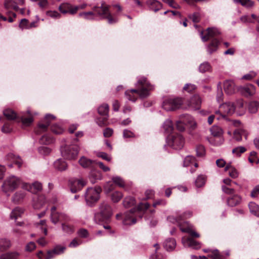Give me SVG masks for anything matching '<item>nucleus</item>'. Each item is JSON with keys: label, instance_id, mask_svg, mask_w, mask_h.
<instances>
[{"label": "nucleus", "instance_id": "obj_37", "mask_svg": "<svg viewBox=\"0 0 259 259\" xmlns=\"http://www.w3.org/2000/svg\"><path fill=\"white\" fill-rule=\"evenodd\" d=\"M259 108V102L255 101H251L248 105V110L250 113H254Z\"/></svg>", "mask_w": 259, "mask_h": 259}, {"label": "nucleus", "instance_id": "obj_1", "mask_svg": "<svg viewBox=\"0 0 259 259\" xmlns=\"http://www.w3.org/2000/svg\"><path fill=\"white\" fill-rule=\"evenodd\" d=\"M136 89L127 90L125 92V95L128 100L135 102L137 98L131 96V94L135 93L138 94L141 98H145L149 96V92L153 89V87L151 85L147 78L144 76L138 77L137 82L136 83Z\"/></svg>", "mask_w": 259, "mask_h": 259}, {"label": "nucleus", "instance_id": "obj_23", "mask_svg": "<svg viewBox=\"0 0 259 259\" xmlns=\"http://www.w3.org/2000/svg\"><path fill=\"white\" fill-rule=\"evenodd\" d=\"M201 103L200 97L198 95L193 96L190 99V105L194 109H198Z\"/></svg>", "mask_w": 259, "mask_h": 259}, {"label": "nucleus", "instance_id": "obj_31", "mask_svg": "<svg viewBox=\"0 0 259 259\" xmlns=\"http://www.w3.org/2000/svg\"><path fill=\"white\" fill-rule=\"evenodd\" d=\"M180 120L186 125L190 124L192 125L194 123L193 118L188 114H182L180 115Z\"/></svg>", "mask_w": 259, "mask_h": 259}, {"label": "nucleus", "instance_id": "obj_26", "mask_svg": "<svg viewBox=\"0 0 259 259\" xmlns=\"http://www.w3.org/2000/svg\"><path fill=\"white\" fill-rule=\"evenodd\" d=\"M219 44V41L217 38H213L211 40V42L208 45L207 48V52L210 54H212L215 52L218 48Z\"/></svg>", "mask_w": 259, "mask_h": 259}, {"label": "nucleus", "instance_id": "obj_39", "mask_svg": "<svg viewBox=\"0 0 259 259\" xmlns=\"http://www.w3.org/2000/svg\"><path fill=\"white\" fill-rule=\"evenodd\" d=\"M25 196V193L23 191L17 192L13 197V201L18 203L24 199Z\"/></svg>", "mask_w": 259, "mask_h": 259}, {"label": "nucleus", "instance_id": "obj_62", "mask_svg": "<svg viewBox=\"0 0 259 259\" xmlns=\"http://www.w3.org/2000/svg\"><path fill=\"white\" fill-rule=\"evenodd\" d=\"M243 131L240 130H236L234 132V139L238 142L242 140V134Z\"/></svg>", "mask_w": 259, "mask_h": 259}, {"label": "nucleus", "instance_id": "obj_34", "mask_svg": "<svg viewBox=\"0 0 259 259\" xmlns=\"http://www.w3.org/2000/svg\"><path fill=\"white\" fill-rule=\"evenodd\" d=\"M4 5L6 9H12L15 11H18L19 9V7L14 4V0H5Z\"/></svg>", "mask_w": 259, "mask_h": 259}, {"label": "nucleus", "instance_id": "obj_53", "mask_svg": "<svg viewBox=\"0 0 259 259\" xmlns=\"http://www.w3.org/2000/svg\"><path fill=\"white\" fill-rule=\"evenodd\" d=\"M51 220L54 224H56L59 221H61V213L57 212L51 214Z\"/></svg>", "mask_w": 259, "mask_h": 259}, {"label": "nucleus", "instance_id": "obj_33", "mask_svg": "<svg viewBox=\"0 0 259 259\" xmlns=\"http://www.w3.org/2000/svg\"><path fill=\"white\" fill-rule=\"evenodd\" d=\"M3 114L8 120H14L18 117L17 114L10 109L4 110Z\"/></svg>", "mask_w": 259, "mask_h": 259}, {"label": "nucleus", "instance_id": "obj_41", "mask_svg": "<svg viewBox=\"0 0 259 259\" xmlns=\"http://www.w3.org/2000/svg\"><path fill=\"white\" fill-rule=\"evenodd\" d=\"M248 206L251 213L256 215L259 212V206L255 203L251 202L249 203Z\"/></svg>", "mask_w": 259, "mask_h": 259}, {"label": "nucleus", "instance_id": "obj_21", "mask_svg": "<svg viewBox=\"0 0 259 259\" xmlns=\"http://www.w3.org/2000/svg\"><path fill=\"white\" fill-rule=\"evenodd\" d=\"M241 200L242 198L239 195L234 194L228 198L227 203L229 206L233 207L240 204Z\"/></svg>", "mask_w": 259, "mask_h": 259}, {"label": "nucleus", "instance_id": "obj_54", "mask_svg": "<svg viewBox=\"0 0 259 259\" xmlns=\"http://www.w3.org/2000/svg\"><path fill=\"white\" fill-rule=\"evenodd\" d=\"M123 197L122 194L118 191H116L112 193L111 199L114 202H118Z\"/></svg>", "mask_w": 259, "mask_h": 259}, {"label": "nucleus", "instance_id": "obj_29", "mask_svg": "<svg viewBox=\"0 0 259 259\" xmlns=\"http://www.w3.org/2000/svg\"><path fill=\"white\" fill-rule=\"evenodd\" d=\"M162 128L166 134L170 133L174 130L172 121L169 119H166L162 125Z\"/></svg>", "mask_w": 259, "mask_h": 259}, {"label": "nucleus", "instance_id": "obj_11", "mask_svg": "<svg viewBox=\"0 0 259 259\" xmlns=\"http://www.w3.org/2000/svg\"><path fill=\"white\" fill-rule=\"evenodd\" d=\"M238 91L242 95L248 97L255 94V88L253 85L248 84L244 86L239 87L238 88Z\"/></svg>", "mask_w": 259, "mask_h": 259}, {"label": "nucleus", "instance_id": "obj_40", "mask_svg": "<svg viewBox=\"0 0 259 259\" xmlns=\"http://www.w3.org/2000/svg\"><path fill=\"white\" fill-rule=\"evenodd\" d=\"M136 203L135 199L132 197H126L123 201V204L125 207H131Z\"/></svg>", "mask_w": 259, "mask_h": 259}, {"label": "nucleus", "instance_id": "obj_60", "mask_svg": "<svg viewBox=\"0 0 259 259\" xmlns=\"http://www.w3.org/2000/svg\"><path fill=\"white\" fill-rule=\"evenodd\" d=\"M235 110H239V111H243V101L242 99H239L236 101L235 104H234Z\"/></svg>", "mask_w": 259, "mask_h": 259}, {"label": "nucleus", "instance_id": "obj_61", "mask_svg": "<svg viewBox=\"0 0 259 259\" xmlns=\"http://www.w3.org/2000/svg\"><path fill=\"white\" fill-rule=\"evenodd\" d=\"M52 131L57 135L61 134L63 133V128L57 124H54L51 127Z\"/></svg>", "mask_w": 259, "mask_h": 259}, {"label": "nucleus", "instance_id": "obj_47", "mask_svg": "<svg viewBox=\"0 0 259 259\" xmlns=\"http://www.w3.org/2000/svg\"><path fill=\"white\" fill-rule=\"evenodd\" d=\"M246 151V149L243 146H239L232 150V153L237 157L240 156L242 153Z\"/></svg>", "mask_w": 259, "mask_h": 259}, {"label": "nucleus", "instance_id": "obj_3", "mask_svg": "<svg viewBox=\"0 0 259 259\" xmlns=\"http://www.w3.org/2000/svg\"><path fill=\"white\" fill-rule=\"evenodd\" d=\"M93 10L96 16L99 17L101 19H107L109 24H113L117 22L116 18H113L109 10V7L104 3H102L101 6H95Z\"/></svg>", "mask_w": 259, "mask_h": 259}, {"label": "nucleus", "instance_id": "obj_45", "mask_svg": "<svg viewBox=\"0 0 259 259\" xmlns=\"http://www.w3.org/2000/svg\"><path fill=\"white\" fill-rule=\"evenodd\" d=\"M18 253L16 252H8L3 254L0 256V259H16Z\"/></svg>", "mask_w": 259, "mask_h": 259}, {"label": "nucleus", "instance_id": "obj_43", "mask_svg": "<svg viewBox=\"0 0 259 259\" xmlns=\"http://www.w3.org/2000/svg\"><path fill=\"white\" fill-rule=\"evenodd\" d=\"M11 246L10 240L6 239H0V250L3 251L9 248Z\"/></svg>", "mask_w": 259, "mask_h": 259}, {"label": "nucleus", "instance_id": "obj_12", "mask_svg": "<svg viewBox=\"0 0 259 259\" xmlns=\"http://www.w3.org/2000/svg\"><path fill=\"white\" fill-rule=\"evenodd\" d=\"M86 182L82 179H74L70 181V190L72 193H76L80 190L84 186Z\"/></svg>", "mask_w": 259, "mask_h": 259}, {"label": "nucleus", "instance_id": "obj_50", "mask_svg": "<svg viewBox=\"0 0 259 259\" xmlns=\"http://www.w3.org/2000/svg\"><path fill=\"white\" fill-rule=\"evenodd\" d=\"M234 1L248 8H250L254 5V2L251 0H234Z\"/></svg>", "mask_w": 259, "mask_h": 259}, {"label": "nucleus", "instance_id": "obj_63", "mask_svg": "<svg viewBox=\"0 0 259 259\" xmlns=\"http://www.w3.org/2000/svg\"><path fill=\"white\" fill-rule=\"evenodd\" d=\"M108 118V117L107 116H105L103 118L100 117L97 118L96 121L99 126L103 127L106 125Z\"/></svg>", "mask_w": 259, "mask_h": 259}, {"label": "nucleus", "instance_id": "obj_56", "mask_svg": "<svg viewBox=\"0 0 259 259\" xmlns=\"http://www.w3.org/2000/svg\"><path fill=\"white\" fill-rule=\"evenodd\" d=\"M195 157L192 156H186L184 160V166H188L193 164L194 162Z\"/></svg>", "mask_w": 259, "mask_h": 259}, {"label": "nucleus", "instance_id": "obj_4", "mask_svg": "<svg viewBox=\"0 0 259 259\" xmlns=\"http://www.w3.org/2000/svg\"><path fill=\"white\" fill-rule=\"evenodd\" d=\"M101 192V188L100 187L88 188L84 194V198L87 205L92 206L96 203L100 198V193Z\"/></svg>", "mask_w": 259, "mask_h": 259}, {"label": "nucleus", "instance_id": "obj_36", "mask_svg": "<svg viewBox=\"0 0 259 259\" xmlns=\"http://www.w3.org/2000/svg\"><path fill=\"white\" fill-rule=\"evenodd\" d=\"M27 113L29 115V117H25L23 115H22L20 117L21 121L23 125L25 126H29L33 121V118L30 115V111H27Z\"/></svg>", "mask_w": 259, "mask_h": 259}, {"label": "nucleus", "instance_id": "obj_46", "mask_svg": "<svg viewBox=\"0 0 259 259\" xmlns=\"http://www.w3.org/2000/svg\"><path fill=\"white\" fill-rule=\"evenodd\" d=\"M211 69V66L207 62H205L201 63L199 67V71L201 73H204L207 71H209Z\"/></svg>", "mask_w": 259, "mask_h": 259}, {"label": "nucleus", "instance_id": "obj_48", "mask_svg": "<svg viewBox=\"0 0 259 259\" xmlns=\"http://www.w3.org/2000/svg\"><path fill=\"white\" fill-rule=\"evenodd\" d=\"M53 139L48 135H44L41 137L39 142L42 144L48 145L53 142Z\"/></svg>", "mask_w": 259, "mask_h": 259}, {"label": "nucleus", "instance_id": "obj_52", "mask_svg": "<svg viewBox=\"0 0 259 259\" xmlns=\"http://www.w3.org/2000/svg\"><path fill=\"white\" fill-rule=\"evenodd\" d=\"M47 16L50 17L53 19H59L61 18V14L56 11H48L46 12Z\"/></svg>", "mask_w": 259, "mask_h": 259}, {"label": "nucleus", "instance_id": "obj_24", "mask_svg": "<svg viewBox=\"0 0 259 259\" xmlns=\"http://www.w3.org/2000/svg\"><path fill=\"white\" fill-rule=\"evenodd\" d=\"M147 4L149 6L150 9L157 12L162 7L161 4L156 0H148Z\"/></svg>", "mask_w": 259, "mask_h": 259}, {"label": "nucleus", "instance_id": "obj_55", "mask_svg": "<svg viewBox=\"0 0 259 259\" xmlns=\"http://www.w3.org/2000/svg\"><path fill=\"white\" fill-rule=\"evenodd\" d=\"M205 183V178L202 175L199 176L195 181V185L197 187L203 186Z\"/></svg>", "mask_w": 259, "mask_h": 259}, {"label": "nucleus", "instance_id": "obj_7", "mask_svg": "<svg viewBox=\"0 0 259 259\" xmlns=\"http://www.w3.org/2000/svg\"><path fill=\"white\" fill-rule=\"evenodd\" d=\"M235 111V107L234 104L233 103L228 102L223 104L220 106V109L215 111V114H220L217 117L218 120L221 118H226L227 115H231Z\"/></svg>", "mask_w": 259, "mask_h": 259}, {"label": "nucleus", "instance_id": "obj_25", "mask_svg": "<svg viewBox=\"0 0 259 259\" xmlns=\"http://www.w3.org/2000/svg\"><path fill=\"white\" fill-rule=\"evenodd\" d=\"M7 158L8 160L17 165L18 167H20L21 166L22 161L19 156L11 153L7 155Z\"/></svg>", "mask_w": 259, "mask_h": 259}, {"label": "nucleus", "instance_id": "obj_64", "mask_svg": "<svg viewBox=\"0 0 259 259\" xmlns=\"http://www.w3.org/2000/svg\"><path fill=\"white\" fill-rule=\"evenodd\" d=\"M259 195V185L255 186L250 193V196L252 198H255Z\"/></svg>", "mask_w": 259, "mask_h": 259}, {"label": "nucleus", "instance_id": "obj_51", "mask_svg": "<svg viewBox=\"0 0 259 259\" xmlns=\"http://www.w3.org/2000/svg\"><path fill=\"white\" fill-rule=\"evenodd\" d=\"M248 160L251 163H256L259 162V159L256 156V153L255 151H252L250 153L248 157Z\"/></svg>", "mask_w": 259, "mask_h": 259}, {"label": "nucleus", "instance_id": "obj_19", "mask_svg": "<svg viewBox=\"0 0 259 259\" xmlns=\"http://www.w3.org/2000/svg\"><path fill=\"white\" fill-rule=\"evenodd\" d=\"M225 93L228 95H232L235 92V85L232 80H226L224 83Z\"/></svg>", "mask_w": 259, "mask_h": 259}, {"label": "nucleus", "instance_id": "obj_44", "mask_svg": "<svg viewBox=\"0 0 259 259\" xmlns=\"http://www.w3.org/2000/svg\"><path fill=\"white\" fill-rule=\"evenodd\" d=\"M23 212V211L21 208L16 207L12 211L10 217L12 219L16 220L19 217L21 216Z\"/></svg>", "mask_w": 259, "mask_h": 259}, {"label": "nucleus", "instance_id": "obj_28", "mask_svg": "<svg viewBox=\"0 0 259 259\" xmlns=\"http://www.w3.org/2000/svg\"><path fill=\"white\" fill-rule=\"evenodd\" d=\"M54 167L56 169L60 171L65 170L67 167V164L65 161L58 159L54 162Z\"/></svg>", "mask_w": 259, "mask_h": 259}, {"label": "nucleus", "instance_id": "obj_18", "mask_svg": "<svg viewBox=\"0 0 259 259\" xmlns=\"http://www.w3.org/2000/svg\"><path fill=\"white\" fill-rule=\"evenodd\" d=\"M65 249V247L61 246H56L52 250L48 251L45 259H51L56 255L62 253Z\"/></svg>", "mask_w": 259, "mask_h": 259}, {"label": "nucleus", "instance_id": "obj_14", "mask_svg": "<svg viewBox=\"0 0 259 259\" xmlns=\"http://www.w3.org/2000/svg\"><path fill=\"white\" fill-rule=\"evenodd\" d=\"M22 188L32 193H36L42 190V184L38 182H35L32 184L24 183L22 185Z\"/></svg>", "mask_w": 259, "mask_h": 259}, {"label": "nucleus", "instance_id": "obj_42", "mask_svg": "<svg viewBox=\"0 0 259 259\" xmlns=\"http://www.w3.org/2000/svg\"><path fill=\"white\" fill-rule=\"evenodd\" d=\"M102 177V176L100 172L92 171L91 173L90 179L91 182L94 184L97 180H101Z\"/></svg>", "mask_w": 259, "mask_h": 259}, {"label": "nucleus", "instance_id": "obj_38", "mask_svg": "<svg viewBox=\"0 0 259 259\" xmlns=\"http://www.w3.org/2000/svg\"><path fill=\"white\" fill-rule=\"evenodd\" d=\"M211 134L214 137H219L223 134L222 128L216 125L212 126L210 129Z\"/></svg>", "mask_w": 259, "mask_h": 259}, {"label": "nucleus", "instance_id": "obj_35", "mask_svg": "<svg viewBox=\"0 0 259 259\" xmlns=\"http://www.w3.org/2000/svg\"><path fill=\"white\" fill-rule=\"evenodd\" d=\"M95 13L93 11L82 12L79 14V16L83 18L86 20H94L95 19Z\"/></svg>", "mask_w": 259, "mask_h": 259}, {"label": "nucleus", "instance_id": "obj_6", "mask_svg": "<svg viewBox=\"0 0 259 259\" xmlns=\"http://www.w3.org/2000/svg\"><path fill=\"white\" fill-rule=\"evenodd\" d=\"M21 180L14 176L7 178L4 181L2 186V190L5 193L13 191L21 184Z\"/></svg>", "mask_w": 259, "mask_h": 259}, {"label": "nucleus", "instance_id": "obj_49", "mask_svg": "<svg viewBox=\"0 0 259 259\" xmlns=\"http://www.w3.org/2000/svg\"><path fill=\"white\" fill-rule=\"evenodd\" d=\"M217 99L219 102L223 101V93L222 89L221 83L220 82L217 84Z\"/></svg>", "mask_w": 259, "mask_h": 259}, {"label": "nucleus", "instance_id": "obj_17", "mask_svg": "<svg viewBox=\"0 0 259 259\" xmlns=\"http://www.w3.org/2000/svg\"><path fill=\"white\" fill-rule=\"evenodd\" d=\"M56 117L53 115L48 114L46 115L43 123H39L38 127L42 131H45L51 123V121L55 120Z\"/></svg>", "mask_w": 259, "mask_h": 259}, {"label": "nucleus", "instance_id": "obj_32", "mask_svg": "<svg viewBox=\"0 0 259 259\" xmlns=\"http://www.w3.org/2000/svg\"><path fill=\"white\" fill-rule=\"evenodd\" d=\"M180 229L182 232L189 233L192 237L199 238L200 236L198 233L193 230L189 226H188L186 228H183L180 225Z\"/></svg>", "mask_w": 259, "mask_h": 259}, {"label": "nucleus", "instance_id": "obj_13", "mask_svg": "<svg viewBox=\"0 0 259 259\" xmlns=\"http://www.w3.org/2000/svg\"><path fill=\"white\" fill-rule=\"evenodd\" d=\"M220 33L219 30L216 28H208L206 29V33L205 35H203V31H201L200 34L202 41H206L209 39H213V37L217 36Z\"/></svg>", "mask_w": 259, "mask_h": 259}, {"label": "nucleus", "instance_id": "obj_5", "mask_svg": "<svg viewBox=\"0 0 259 259\" xmlns=\"http://www.w3.org/2000/svg\"><path fill=\"white\" fill-rule=\"evenodd\" d=\"M166 142L169 147L176 150H179L183 147L185 140L181 134L175 133L167 137Z\"/></svg>", "mask_w": 259, "mask_h": 259}, {"label": "nucleus", "instance_id": "obj_2", "mask_svg": "<svg viewBox=\"0 0 259 259\" xmlns=\"http://www.w3.org/2000/svg\"><path fill=\"white\" fill-rule=\"evenodd\" d=\"M112 209L109 204L105 201L101 203L99 211L95 213L94 221L97 223L108 221L112 215Z\"/></svg>", "mask_w": 259, "mask_h": 259}, {"label": "nucleus", "instance_id": "obj_30", "mask_svg": "<svg viewBox=\"0 0 259 259\" xmlns=\"http://www.w3.org/2000/svg\"><path fill=\"white\" fill-rule=\"evenodd\" d=\"M109 110V105L106 103H104L98 107V111L100 115L108 117Z\"/></svg>", "mask_w": 259, "mask_h": 259}, {"label": "nucleus", "instance_id": "obj_22", "mask_svg": "<svg viewBox=\"0 0 259 259\" xmlns=\"http://www.w3.org/2000/svg\"><path fill=\"white\" fill-rule=\"evenodd\" d=\"M79 163L83 168H90L94 165L95 161L82 156L79 160Z\"/></svg>", "mask_w": 259, "mask_h": 259}, {"label": "nucleus", "instance_id": "obj_58", "mask_svg": "<svg viewBox=\"0 0 259 259\" xmlns=\"http://www.w3.org/2000/svg\"><path fill=\"white\" fill-rule=\"evenodd\" d=\"M112 181L114 183L118 185L120 187L124 186V182L123 180L119 177H114L112 179Z\"/></svg>", "mask_w": 259, "mask_h": 259}, {"label": "nucleus", "instance_id": "obj_16", "mask_svg": "<svg viewBox=\"0 0 259 259\" xmlns=\"http://www.w3.org/2000/svg\"><path fill=\"white\" fill-rule=\"evenodd\" d=\"M182 243L184 246L192 247L198 249L201 247V244L191 238L183 237L182 240Z\"/></svg>", "mask_w": 259, "mask_h": 259}, {"label": "nucleus", "instance_id": "obj_57", "mask_svg": "<svg viewBox=\"0 0 259 259\" xmlns=\"http://www.w3.org/2000/svg\"><path fill=\"white\" fill-rule=\"evenodd\" d=\"M167 220L173 224L178 223L179 226L180 225L182 226V225L180 224V222L182 221L181 216L179 215L178 217H176L174 215L169 216L168 217H167Z\"/></svg>", "mask_w": 259, "mask_h": 259}, {"label": "nucleus", "instance_id": "obj_8", "mask_svg": "<svg viewBox=\"0 0 259 259\" xmlns=\"http://www.w3.org/2000/svg\"><path fill=\"white\" fill-rule=\"evenodd\" d=\"M79 147L77 145H66L61 149L63 157L68 160L75 159L78 155Z\"/></svg>", "mask_w": 259, "mask_h": 259}, {"label": "nucleus", "instance_id": "obj_15", "mask_svg": "<svg viewBox=\"0 0 259 259\" xmlns=\"http://www.w3.org/2000/svg\"><path fill=\"white\" fill-rule=\"evenodd\" d=\"M135 210L132 209L129 211L126 212L124 214L123 224L124 225H132L137 222V220L134 217Z\"/></svg>", "mask_w": 259, "mask_h": 259}, {"label": "nucleus", "instance_id": "obj_10", "mask_svg": "<svg viewBox=\"0 0 259 259\" xmlns=\"http://www.w3.org/2000/svg\"><path fill=\"white\" fill-rule=\"evenodd\" d=\"M58 9L60 12L63 14L69 13L74 15L77 13L79 10V7L73 6L69 3H63L59 6Z\"/></svg>", "mask_w": 259, "mask_h": 259}, {"label": "nucleus", "instance_id": "obj_59", "mask_svg": "<svg viewBox=\"0 0 259 259\" xmlns=\"http://www.w3.org/2000/svg\"><path fill=\"white\" fill-rule=\"evenodd\" d=\"M257 74L255 72H254L253 71H250L248 73L244 75L241 79L247 80H250L253 78H254L256 76Z\"/></svg>", "mask_w": 259, "mask_h": 259}, {"label": "nucleus", "instance_id": "obj_9", "mask_svg": "<svg viewBox=\"0 0 259 259\" xmlns=\"http://www.w3.org/2000/svg\"><path fill=\"white\" fill-rule=\"evenodd\" d=\"M183 104L181 98H170L166 99L163 102L162 108L166 111H169L180 108Z\"/></svg>", "mask_w": 259, "mask_h": 259}, {"label": "nucleus", "instance_id": "obj_27", "mask_svg": "<svg viewBox=\"0 0 259 259\" xmlns=\"http://www.w3.org/2000/svg\"><path fill=\"white\" fill-rule=\"evenodd\" d=\"M176 245V241L174 238H169L166 239L164 242V247L168 251H171L174 249Z\"/></svg>", "mask_w": 259, "mask_h": 259}, {"label": "nucleus", "instance_id": "obj_20", "mask_svg": "<svg viewBox=\"0 0 259 259\" xmlns=\"http://www.w3.org/2000/svg\"><path fill=\"white\" fill-rule=\"evenodd\" d=\"M46 197L43 195L38 196L36 200H33V206L35 209H39L41 208L46 203Z\"/></svg>", "mask_w": 259, "mask_h": 259}]
</instances>
